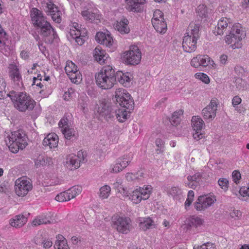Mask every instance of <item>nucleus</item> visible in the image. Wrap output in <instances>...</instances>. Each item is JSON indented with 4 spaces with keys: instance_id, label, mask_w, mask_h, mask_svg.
I'll return each mask as SVG.
<instances>
[{
    "instance_id": "obj_1",
    "label": "nucleus",
    "mask_w": 249,
    "mask_h": 249,
    "mask_svg": "<svg viewBox=\"0 0 249 249\" xmlns=\"http://www.w3.org/2000/svg\"><path fill=\"white\" fill-rule=\"evenodd\" d=\"M231 29L229 35L225 37L226 42L232 49L241 47V40L246 36L241 25L238 23L233 24V21L230 18H222L218 21L217 26L213 30L215 35H223L228 29Z\"/></svg>"
},
{
    "instance_id": "obj_2",
    "label": "nucleus",
    "mask_w": 249,
    "mask_h": 249,
    "mask_svg": "<svg viewBox=\"0 0 249 249\" xmlns=\"http://www.w3.org/2000/svg\"><path fill=\"white\" fill-rule=\"evenodd\" d=\"M32 22L40 34L44 37H49V40H53L57 37L56 33L50 23L46 20L41 11L36 8H33L30 11Z\"/></svg>"
},
{
    "instance_id": "obj_3",
    "label": "nucleus",
    "mask_w": 249,
    "mask_h": 249,
    "mask_svg": "<svg viewBox=\"0 0 249 249\" xmlns=\"http://www.w3.org/2000/svg\"><path fill=\"white\" fill-rule=\"evenodd\" d=\"M97 85L103 89L112 88L116 81L115 70L111 66H104L95 76Z\"/></svg>"
},
{
    "instance_id": "obj_4",
    "label": "nucleus",
    "mask_w": 249,
    "mask_h": 249,
    "mask_svg": "<svg viewBox=\"0 0 249 249\" xmlns=\"http://www.w3.org/2000/svg\"><path fill=\"white\" fill-rule=\"evenodd\" d=\"M199 28L198 23L190 24L182 39V46L184 52L191 53L196 51L197 40L199 38Z\"/></svg>"
},
{
    "instance_id": "obj_5",
    "label": "nucleus",
    "mask_w": 249,
    "mask_h": 249,
    "mask_svg": "<svg viewBox=\"0 0 249 249\" xmlns=\"http://www.w3.org/2000/svg\"><path fill=\"white\" fill-rule=\"evenodd\" d=\"M27 140V136L22 130L6 133L5 135V141L9 149L14 154L17 153L19 149H23L26 147Z\"/></svg>"
},
{
    "instance_id": "obj_6",
    "label": "nucleus",
    "mask_w": 249,
    "mask_h": 249,
    "mask_svg": "<svg viewBox=\"0 0 249 249\" xmlns=\"http://www.w3.org/2000/svg\"><path fill=\"white\" fill-rule=\"evenodd\" d=\"M111 222L112 227L119 233L127 234L132 229L131 220L128 217L114 215Z\"/></svg>"
},
{
    "instance_id": "obj_7",
    "label": "nucleus",
    "mask_w": 249,
    "mask_h": 249,
    "mask_svg": "<svg viewBox=\"0 0 249 249\" xmlns=\"http://www.w3.org/2000/svg\"><path fill=\"white\" fill-rule=\"evenodd\" d=\"M122 59L128 65H136L140 63L142 59V53L136 45H131L128 51L124 52Z\"/></svg>"
},
{
    "instance_id": "obj_8",
    "label": "nucleus",
    "mask_w": 249,
    "mask_h": 249,
    "mask_svg": "<svg viewBox=\"0 0 249 249\" xmlns=\"http://www.w3.org/2000/svg\"><path fill=\"white\" fill-rule=\"evenodd\" d=\"M115 98L117 103L122 108L131 110L134 107V101L130 94L123 88L116 89Z\"/></svg>"
},
{
    "instance_id": "obj_9",
    "label": "nucleus",
    "mask_w": 249,
    "mask_h": 249,
    "mask_svg": "<svg viewBox=\"0 0 249 249\" xmlns=\"http://www.w3.org/2000/svg\"><path fill=\"white\" fill-rule=\"evenodd\" d=\"M70 36L75 39L79 45H82L88 38L87 30L85 28L82 27L77 22H71L70 24Z\"/></svg>"
},
{
    "instance_id": "obj_10",
    "label": "nucleus",
    "mask_w": 249,
    "mask_h": 249,
    "mask_svg": "<svg viewBox=\"0 0 249 249\" xmlns=\"http://www.w3.org/2000/svg\"><path fill=\"white\" fill-rule=\"evenodd\" d=\"M216 201V196L213 193H210L199 196L194 203V205L196 211H205L213 206Z\"/></svg>"
},
{
    "instance_id": "obj_11",
    "label": "nucleus",
    "mask_w": 249,
    "mask_h": 249,
    "mask_svg": "<svg viewBox=\"0 0 249 249\" xmlns=\"http://www.w3.org/2000/svg\"><path fill=\"white\" fill-rule=\"evenodd\" d=\"M191 65L195 68L211 66L215 69L217 67L216 64L208 55L202 54H198L193 57L191 61Z\"/></svg>"
},
{
    "instance_id": "obj_12",
    "label": "nucleus",
    "mask_w": 249,
    "mask_h": 249,
    "mask_svg": "<svg viewBox=\"0 0 249 249\" xmlns=\"http://www.w3.org/2000/svg\"><path fill=\"white\" fill-rule=\"evenodd\" d=\"M32 189V184L29 180L20 178L15 181V191L19 196H24Z\"/></svg>"
},
{
    "instance_id": "obj_13",
    "label": "nucleus",
    "mask_w": 249,
    "mask_h": 249,
    "mask_svg": "<svg viewBox=\"0 0 249 249\" xmlns=\"http://www.w3.org/2000/svg\"><path fill=\"white\" fill-rule=\"evenodd\" d=\"M65 70L71 81L78 84L82 80V75L77 70V66L71 61L66 62Z\"/></svg>"
},
{
    "instance_id": "obj_14",
    "label": "nucleus",
    "mask_w": 249,
    "mask_h": 249,
    "mask_svg": "<svg viewBox=\"0 0 249 249\" xmlns=\"http://www.w3.org/2000/svg\"><path fill=\"white\" fill-rule=\"evenodd\" d=\"M13 50L7 35L0 25V52L5 56L9 55Z\"/></svg>"
},
{
    "instance_id": "obj_15",
    "label": "nucleus",
    "mask_w": 249,
    "mask_h": 249,
    "mask_svg": "<svg viewBox=\"0 0 249 249\" xmlns=\"http://www.w3.org/2000/svg\"><path fill=\"white\" fill-rule=\"evenodd\" d=\"M192 126L194 132L193 134L194 138L198 140L203 137L201 132L202 128L205 127V124L202 119L198 116H193L191 120Z\"/></svg>"
},
{
    "instance_id": "obj_16",
    "label": "nucleus",
    "mask_w": 249,
    "mask_h": 249,
    "mask_svg": "<svg viewBox=\"0 0 249 249\" xmlns=\"http://www.w3.org/2000/svg\"><path fill=\"white\" fill-rule=\"evenodd\" d=\"M44 10L48 15L51 16L52 19L57 22L60 23L61 21V12L58 8L52 1H47L44 3Z\"/></svg>"
},
{
    "instance_id": "obj_17",
    "label": "nucleus",
    "mask_w": 249,
    "mask_h": 249,
    "mask_svg": "<svg viewBox=\"0 0 249 249\" xmlns=\"http://www.w3.org/2000/svg\"><path fill=\"white\" fill-rule=\"evenodd\" d=\"M86 158V157H67L64 162V166L68 170H74L80 167L81 163L87 161Z\"/></svg>"
},
{
    "instance_id": "obj_18",
    "label": "nucleus",
    "mask_w": 249,
    "mask_h": 249,
    "mask_svg": "<svg viewBox=\"0 0 249 249\" xmlns=\"http://www.w3.org/2000/svg\"><path fill=\"white\" fill-rule=\"evenodd\" d=\"M217 107V100L212 99L210 104L202 110V114L205 120H213L215 116Z\"/></svg>"
},
{
    "instance_id": "obj_19",
    "label": "nucleus",
    "mask_w": 249,
    "mask_h": 249,
    "mask_svg": "<svg viewBox=\"0 0 249 249\" xmlns=\"http://www.w3.org/2000/svg\"><path fill=\"white\" fill-rule=\"evenodd\" d=\"M97 113L100 117L107 121L114 118V112L112 111L111 106L105 102H101L98 105Z\"/></svg>"
},
{
    "instance_id": "obj_20",
    "label": "nucleus",
    "mask_w": 249,
    "mask_h": 249,
    "mask_svg": "<svg viewBox=\"0 0 249 249\" xmlns=\"http://www.w3.org/2000/svg\"><path fill=\"white\" fill-rule=\"evenodd\" d=\"M93 56L96 61L101 65L107 63L110 59L108 54L100 46L96 47L94 49Z\"/></svg>"
},
{
    "instance_id": "obj_21",
    "label": "nucleus",
    "mask_w": 249,
    "mask_h": 249,
    "mask_svg": "<svg viewBox=\"0 0 249 249\" xmlns=\"http://www.w3.org/2000/svg\"><path fill=\"white\" fill-rule=\"evenodd\" d=\"M58 125L61 129L63 134L67 139L70 140L72 136H74L75 131L74 129L69 127L67 118L61 119L58 123Z\"/></svg>"
},
{
    "instance_id": "obj_22",
    "label": "nucleus",
    "mask_w": 249,
    "mask_h": 249,
    "mask_svg": "<svg viewBox=\"0 0 249 249\" xmlns=\"http://www.w3.org/2000/svg\"><path fill=\"white\" fill-rule=\"evenodd\" d=\"M95 39L98 43L108 47L111 46L113 43L112 37L110 35L100 32L97 33Z\"/></svg>"
},
{
    "instance_id": "obj_23",
    "label": "nucleus",
    "mask_w": 249,
    "mask_h": 249,
    "mask_svg": "<svg viewBox=\"0 0 249 249\" xmlns=\"http://www.w3.org/2000/svg\"><path fill=\"white\" fill-rule=\"evenodd\" d=\"M9 73L12 80L16 85L18 86L22 85L21 75L19 72V69L16 66L12 65L11 66Z\"/></svg>"
},
{
    "instance_id": "obj_24",
    "label": "nucleus",
    "mask_w": 249,
    "mask_h": 249,
    "mask_svg": "<svg viewBox=\"0 0 249 249\" xmlns=\"http://www.w3.org/2000/svg\"><path fill=\"white\" fill-rule=\"evenodd\" d=\"M58 143V137L55 133L49 134L43 140V144L45 146H48L50 148H55Z\"/></svg>"
},
{
    "instance_id": "obj_25",
    "label": "nucleus",
    "mask_w": 249,
    "mask_h": 249,
    "mask_svg": "<svg viewBox=\"0 0 249 249\" xmlns=\"http://www.w3.org/2000/svg\"><path fill=\"white\" fill-rule=\"evenodd\" d=\"M128 24V20L126 18H123L120 21H117L115 24V28L122 34H128L130 32Z\"/></svg>"
},
{
    "instance_id": "obj_26",
    "label": "nucleus",
    "mask_w": 249,
    "mask_h": 249,
    "mask_svg": "<svg viewBox=\"0 0 249 249\" xmlns=\"http://www.w3.org/2000/svg\"><path fill=\"white\" fill-rule=\"evenodd\" d=\"M139 221V226L140 229L143 231L156 227L154 221L150 217L141 218Z\"/></svg>"
},
{
    "instance_id": "obj_27",
    "label": "nucleus",
    "mask_w": 249,
    "mask_h": 249,
    "mask_svg": "<svg viewBox=\"0 0 249 249\" xmlns=\"http://www.w3.org/2000/svg\"><path fill=\"white\" fill-rule=\"evenodd\" d=\"M132 160V159L130 157H119L114 162L118 164H121L119 167L115 169V171H122L125 168ZM116 168V167H115Z\"/></svg>"
},
{
    "instance_id": "obj_28",
    "label": "nucleus",
    "mask_w": 249,
    "mask_h": 249,
    "mask_svg": "<svg viewBox=\"0 0 249 249\" xmlns=\"http://www.w3.org/2000/svg\"><path fill=\"white\" fill-rule=\"evenodd\" d=\"M153 26L157 32L161 34L165 33L167 30V27L166 23L164 18L160 20H154L152 22Z\"/></svg>"
},
{
    "instance_id": "obj_29",
    "label": "nucleus",
    "mask_w": 249,
    "mask_h": 249,
    "mask_svg": "<svg viewBox=\"0 0 249 249\" xmlns=\"http://www.w3.org/2000/svg\"><path fill=\"white\" fill-rule=\"evenodd\" d=\"M52 218L49 214H42L38 216L32 222V224L34 226H37L42 224L51 223Z\"/></svg>"
},
{
    "instance_id": "obj_30",
    "label": "nucleus",
    "mask_w": 249,
    "mask_h": 249,
    "mask_svg": "<svg viewBox=\"0 0 249 249\" xmlns=\"http://www.w3.org/2000/svg\"><path fill=\"white\" fill-rule=\"evenodd\" d=\"M131 110L125 108H119L114 112L113 116H115L116 119L120 122H124L127 119L128 113Z\"/></svg>"
},
{
    "instance_id": "obj_31",
    "label": "nucleus",
    "mask_w": 249,
    "mask_h": 249,
    "mask_svg": "<svg viewBox=\"0 0 249 249\" xmlns=\"http://www.w3.org/2000/svg\"><path fill=\"white\" fill-rule=\"evenodd\" d=\"M131 75L129 73H123L122 71H118L116 73V79L119 82L124 86H127L130 81Z\"/></svg>"
},
{
    "instance_id": "obj_32",
    "label": "nucleus",
    "mask_w": 249,
    "mask_h": 249,
    "mask_svg": "<svg viewBox=\"0 0 249 249\" xmlns=\"http://www.w3.org/2000/svg\"><path fill=\"white\" fill-rule=\"evenodd\" d=\"M130 10L134 12L141 11V5L143 4L145 0H125Z\"/></svg>"
},
{
    "instance_id": "obj_33",
    "label": "nucleus",
    "mask_w": 249,
    "mask_h": 249,
    "mask_svg": "<svg viewBox=\"0 0 249 249\" xmlns=\"http://www.w3.org/2000/svg\"><path fill=\"white\" fill-rule=\"evenodd\" d=\"M27 221V218L23 215H17L15 218L11 220L10 225L15 228H20Z\"/></svg>"
},
{
    "instance_id": "obj_34",
    "label": "nucleus",
    "mask_w": 249,
    "mask_h": 249,
    "mask_svg": "<svg viewBox=\"0 0 249 249\" xmlns=\"http://www.w3.org/2000/svg\"><path fill=\"white\" fill-rule=\"evenodd\" d=\"M81 15L85 20H89L91 22L95 20L99 19V15L98 14L93 13L89 9L82 11Z\"/></svg>"
},
{
    "instance_id": "obj_35",
    "label": "nucleus",
    "mask_w": 249,
    "mask_h": 249,
    "mask_svg": "<svg viewBox=\"0 0 249 249\" xmlns=\"http://www.w3.org/2000/svg\"><path fill=\"white\" fill-rule=\"evenodd\" d=\"M242 102L241 98L238 96H234L232 100V105L235 109L239 113H244L245 111V108L241 105L239 106Z\"/></svg>"
},
{
    "instance_id": "obj_36",
    "label": "nucleus",
    "mask_w": 249,
    "mask_h": 249,
    "mask_svg": "<svg viewBox=\"0 0 249 249\" xmlns=\"http://www.w3.org/2000/svg\"><path fill=\"white\" fill-rule=\"evenodd\" d=\"M88 98L85 94L81 95L78 100V107L84 113L88 111Z\"/></svg>"
},
{
    "instance_id": "obj_37",
    "label": "nucleus",
    "mask_w": 249,
    "mask_h": 249,
    "mask_svg": "<svg viewBox=\"0 0 249 249\" xmlns=\"http://www.w3.org/2000/svg\"><path fill=\"white\" fill-rule=\"evenodd\" d=\"M183 111L181 109L175 111L171 118L170 123L173 125H177L180 121V116L183 114Z\"/></svg>"
},
{
    "instance_id": "obj_38",
    "label": "nucleus",
    "mask_w": 249,
    "mask_h": 249,
    "mask_svg": "<svg viewBox=\"0 0 249 249\" xmlns=\"http://www.w3.org/2000/svg\"><path fill=\"white\" fill-rule=\"evenodd\" d=\"M81 191L82 188L79 186H74L67 190L66 192L70 197V200L79 195L81 192Z\"/></svg>"
},
{
    "instance_id": "obj_39",
    "label": "nucleus",
    "mask_w": 249,
    "mask_h": 249,
    "mask_svg": "<svg viewBox=\"0 0 249 249\" xmlns=\"http://www.w3.org/2000/svg\"><path fill=\"white\" fill-rule=\"evenodd\" d=\"M113 188L118 193L123 194L124 196H129L128 192L123 186L120 181H117L114 182L113 184Z\"/></svg>"
},
{
    "instance_id": "obj_40",
    "label": "nucleus",
    "mask_w": 249,
    "mask_h": 249,
    "mask_svg": "<svg viewBox=\"0 0 249 249\" xmlns=\"http://www.w3.org/2000/svg\"><path fill=\"white\" fill-rule=\"evenodd\" d=\"M51 160L48 157H37V158L35 159V165L36 167L46 165L50 162Z\"/></svg>"
},
{
    "instance_id": "obj_41",
    "label": "nucleus",
    "mask_w": 249,
    "mask_h": 249,
    "mask_svg": "<svg viewBox=\"0 0 249 249\" xmlns=\"http://www.w3.org/2000/svg\"><path fill=\"white\" fill-rule=\"evenodd\" d=\"M128 194L129 196L127 197L135 204L139 203L142 199V196H140V193L137 189L133 191L132 195H130L129 192Z\"/></svg>"
},
{
    "instance_id": "obj_42",
    "label": "nucleus",
    "mask_w": 249,
    "mask_h": 249,
    "mask_svg": "<svg viewBox=\"0 0 249 249\" xmlns=\"http://www.w3.org/2000/svg\"><path fill=\"white\" fill-rule=\"evenodd\" d=\"M169 193L174 199L179 200L182 196V192L180 188L173 186L169 190Z\"/></svg>"
},
{
    "instance_id": "obj_43",
    "label": "nucleus",
    "mask_w": 249,
    "mask_h": 249,
    "mask_svg": "<svg viewBox=\"0 0 249 249\" xmlns=\"http://www.w3.org/2000/svg\"><path fill=\"white\" fill-rule=\"evenodd\" d=\"M111 188L109 186L105 185L100 189L99 196L102 199L107 198L110 195Z\"/></svg>"
},
{
    "instance_id": "obj_44",
    "label": "nucleus",
    "mask_w": 249,
    "mask_h": 249,
    "mask_svg": "<svg viewBox=\"0 0 249 249\" xmlns=\"http://www.w3.org/2000/svg\"><path fill=\"white\" fill-rule=\"evenodd\" d=\"M138 189L140 196H142V199L146 200L149 197L152 189L151 186H146L145 188L140 187Z\"/></svg>"
},
{
    "instance_id": "obj_45",
    "label": "nucleus",
    "mask_w": 249,
    "mask_h": 249,
    "mask_svg": "<svg viewBox=\"0 0 249 249\" xmlns=\"http://www.w3.org/2000/svg\"><path fill=\"white\" fill-rule=\"evenodd\" d=\"M62 239H57L54 244V247L55 249H68L69 247L67 241L62 236Z\"/></svg>"
},
{
    "instance_id": "obj_46",
    "label": "nucleus",
    "mask_w": 249,
    "mask_h": 249,
    "mask_svg": "<svg viewBox=\"0 0 249 249\" xmlns=\"http://www.w3.org/2000/svg\"><path fill=\"white\" fill-rule=\"evenodd\" d=\"M203 223V220L201 218L193 216L189 219V222L188 225L190 227L194 226L196 227L201 226Z\"/></svg>"
},
{
    "instance_id": "obj_47",
    "label": "nucleus",
    "mask_w": 249,
    "mask_h": 249,
    "mask_svg": "<svg viewBox=\"0 0 249 249\" xmlns=\"http://www.w3.org/2000/svg\"><path fill=\"white\" fill-rule=\"evenodd\" d=\"M155 144L157 148L156 149V154H162L164 150V142L160 138H157L155 141Z\"/></svg>"
},
{
    "instance_id": "obj_48",
    "label": "nucleus",
    "mask_w": 249,
    "mask_h": 249,
    "mask_svg": "<svg viewBox=\"0 0 249 249\" xmlns=\"http://www.w3.org/2000/svg\"><path fill=\"white\" fill-rule=\"evenodd\" d=\"M196 79H199L205 84H208L210 83V78L209 76L203 72H197L195 75Z\"/></svg>"
},
{
    "instance_id": "obj_49",
    "label": "nucleus",
    "mask_w": 249,
    "mask_h": 249,
    "mask_svg": "<svg viewBox=\"0 0 249 249\" xmlns=\"http://www.w3.org/2000/svg\"><path fill=\"white\" fill-rule=\"evenodd\" d=\"M197 15L201 18H206L207 15V9L205 5H199L196 9Z\"/></svg>"
},
{
    "instance_id": "obj_50",
    "label": "nucleus",
    "mask_w": 249,
    "mask_h": 249,
    "mask_svg": "<svg viewBox=\"0 0 249 249\" xmlns=\"http://www.w3.org/2000/svg\"><path fill=\"white\" fill-rule=\"evenodd\" d=\"M194 192L192 190H190L188 193L187 198L185 202L184 206L186 209L191 205L194 198Z\"/></svg>"
},
{
    "instance_id": "obj_51",
    "label": "nucleus",
    "mask_w": 249,
    "mask_h": 249,
    "mask_svg": "<svg viewBox=\"0 0 249 249\" xmlns=\"http://www.w3.org/2000/svg\"><path fill=\"white\" fill-rule=\"evenodd\" d=\"M55 199L57 201L62 202L70 200V197L67 192H64L57 195L55 196Z\"/></svg>"
},
{
    "instance_id": "obj_52",
    "label": "nucleus",
    "mask_w": 249,
    "mask_h": 249,
    "mask_svg": "<svg viewBox=\"0 0 249 249\" xmlns=\"http://www.w3.org/2000/svg\"><path fill=\"white\" fill-rule=\"evenodd\" d=\"M218 185L224 191L228 190L229 187V181L226 178H220L218 181Z\"/></svg>"
},
{
    "instance_id": "obj_53",
    "label": "nucleus",
    "mask_w": 249,
    "mask_h": 249,
    "mask_svg": "<svg viewBox=\"0 0 249 249\" xmlns=\"http://www.w3.org/2000/svg\"><path fill=\"white\" fill-rule=\"evenodd\" d=\"M194 249H216V247L213 244L207 242L200 246H195Z\"/></svg>"
},
{
    "instance_id": "obj_54",
    "label": "nucleus",
    "mask_w": 249,
    "mask_h": 249,
    "mask_svg": "<svg viewBox=\"0 0 249 249\" xmlns=\"http://www.w3.org/2000/svg\"><path fill=\"white\" fill-rule=\"evenodd\" d=\"M161 18H164L163 13L160 10H156L154 12L151 21L153 22L154 20H160Z\"/></svg>"
},
{
    "instance_id": "obj_55",
    "label": "nucleus",
    "mask_w": 249,
    "mask_h": 249,
    "mask_svg": "<svg viewBox=\"0 0 249 249\" xmlns=\"http://www.w3.org/2000/svg\"><path fill=\"white\" fill-rule=\"evenodd\" d=\"M232 178L233 181L236 184L238 183L241 178L240 172L236 170L234 171L232 173Z\"/></svg>"
},
{
    "instance_id": "obj_56",
    "label": "nucleus",
    "mask_w": 249,
    "mask_h": 249,
    "mask_svg": "<svg viewBox=\"0 0 249 249\" xmlns=\"http://www.w3.org/2000/svg\"><path fill=\"white\" fill-rule=\"evenodd\" d=\"M137 181H142L145 176V174L143 171L139 170L135 173Z\"/></svg>"
},
{
    "instance_id": "obj_57",
    "label": "nucleus",
    "mask_w": 249,
    "mask_h": 249,
    "mask_svg": "<svg viewBox=\"0 0 249 249\" xmlns=\"http://www.w3.org/2000/svg\"><path fill=\"white\" fill-rule=\"evenodd\" d=\"M125 178L129 182L137 181L135 173H127L125 175Z\"/></svg>"
},
{
    "instance_id": "obj_58",
    "label": "nucleus",
    "mask_w": 249,
    "mask_h": 249,
    "mask_svg": "<svg viewBox=\"0 0 249 249\" xmlns=\"http://www.w3.org/2000/svg\"><path fill=\"white\" fill-rule=\"evenodd\" d=\"M42 244L45 248H49L53 245L52 241L49 238H43L42 241Z\"/></svg>"
},
{
    "instance_id": "obj_59",
    "label": "nucleus",
    "mask_w": 249,
    "mask_h": 249,
    "mask_svg": "<svg viewBox=\"0 0 249 249\" xmlns=\"http://www.w3.org/2000/svg\"><path fill=\"white\" fill-rule=\"evenodd\" d=\"M202 175L200 173H197L194 176H188L187 179L188 181H198L197 179L201 177Z\"/></svg>"
},
{
    "instance_id": "obj_60",
    "label": "nucleus",
    "mask_w": 249,
    "mask_h": 249,
    "mask_svg": "<svg viewBox=\"0 0 249 249\" xmlns=\"http://www.w3.org/2000/svg\"><path fill=\"white\" fill-rule=\"evenodd\" d=\"M121 164H117V163L114 162V163L110 165V168L109 169V172L110 173H112V174H117V173L120 172L121 171H117L115 172V169L116 168L115 167H119V166H121Z\"/></svg>"
},
{
    "instance_id": "obj_61",
    "label": "nucleus",
    "mask_w": 249,
    "mask_h": 249,
    "mask_svg": "<svg viewBox=\"0 0 249 249\" xmlns=\"http://www.w3.org/2000/svg\"><path fill=\"white\" fill-rule=\"evenodd\" d=\"M74 91L72 88H70L68 89V91L65 92L64 95V99L65 100H68L69 99L67 98V95H68L69 97H72V94L74 93Z\"/></svg>"
},
{
    "instance_id": "obj_62",
    "label": "nucleus",
    "mask_w": 249,
    "mask_h": 249,
    "mask_svg": "<svg viewBox=\"0 0 249 249\" xmlns=\"http://www.w3.org/2000/svg\"><path fill=\"white\" fill-rule=\"evenodd\" d=\"M228 61V56L225 54H222L220 56L219 62L220 64L224 65Z\"/></svg>"
},
{
    "instance_id": "obj_63",
    "label": "nucleus",
    "mask_w": 249,
    "mask_h": 249,
    "mask_svg": "<svg viewBox=\"0 0 249 249\" xmlns=\"http://www.w3.org/2000/svg\"><path fill=\"white\" fill-rule=\"evenodd\" d=\"M100 142L104 145L107 144L109 142L108 136L107 135L102 136L100 139Z\"/></svg>"
},
{
    "instance_id": "obj_64",
    "label": "nucleus",
    "mask_w": 249,
    "mask_h": 249,
    "mask_svg": "<svg viewBox=\"0 0 249 249\" xmlns=\"http://www.w3.org/2000/svg\"><path fill=\"white\" fill-rule=\"evenodd\" d=\"M189 183H187V185L189 188L195 189L198 186V181H189Z\"/></svg>"
}]
</instances>
